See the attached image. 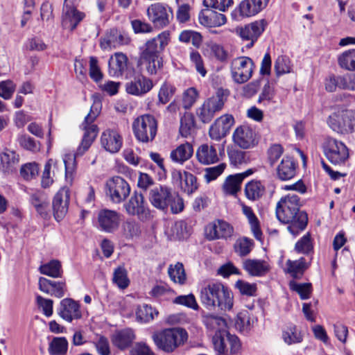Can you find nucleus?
<instances>
[{
    "mask_svg": "<svg viewBox=\"0 0 355 355\" xmlns=\"http://www.w3.org/2000/svg\"><path fill=\"white\" fill-rule=\"evenodd\" d=\"M101 105L100 102H95L92 105L89 112L85 116L80 128L84 131L81 142L75 154L66 155L63 159L65 168V178L67 182L71 184L73 179V173L76 169V158L82 156L91 146L96 139L98 128L94 121L101 112Z\"/></svg>",
    "mask_w": 355,
    "mask_h": 355,
    "instance_id": "f257e3e1",
    "label": "nucleus"
},
{
    "mask_svg": "<svg viewBox=\"0 0 355 355\" xmlns=\"http://www.w3.org/2000/svg\"><path fill=\"white\" fill-rule=\"evenodd\" d=\"M276 216L281 223L288 225L287 230L293 236L302 232L308 223L307 214L300 210V198L295 194L280 199L276 206Z\"/></svg>",
    "mask_w": 355,
    "mask_h": 355,
    "instance_id": "f03ea898",
    "label": "nucleus"
},
{
    "mask_svg": "<svg viewBox=\"0 0 355 355\" xmlns=\"http://www.w3.org/2000/svg\"><path fill=\"white\" fill-rule=\"evenodd\" d=\"M168 40L169 34L164 31L146 42L140 55L139 64L145 67L149 75H155L162 69L160 52L168 44Z\"/></svg>",
    "mask_w": 355,
    "mask_h": 355,
    "instance_id": "7ed1b4c3",
    "label": "nucleus"
},
{
    "mask_svg": "<svg viewBox=\"0 0 355 355\" xmlns=\"http://www.w3.org/2000/svg\"><path fill=\"white\" fill-rule=\"evenodd\" d=\"M200 301L209 310L216 307L220 310H230L233 306V297L230 291L221 283H211L202 288Z\"/></svg>",
    "mask_w": 355,
    "mask_h": 355,
    "instance_id": "20e7f679",
    "label": "nucleus"
},
{
    "mask_svg": "<svg viewBox=\"0 0 355 355\" xmlns=\"http://www.w3.org/2000/svg\"><path fill=\"white\" fill-rule=\"evenodd\" d=\"M187 331L180 327L165 329L153 334L152 338L158 349L166 353L174 352L188 340Z\"/></svg>",
    "mask_w": 355,
    "mask_h": 355,
    "instance_id": "39448f33",
    "label": "nucleus"
},
{
    "mask_svg": "<svg viewBox=\"0 0 355 355\" xmlns=\"http://www.w3.org/2000/svg\"><path fill=\"white\" fill-rule=\"evenodd\" d=\"M328 126L335 132L347 135L355 132V110H342L331 113L327 119Z\"/></svg>",
    "mask_w": 355,
    "mask_h": 355,
    "instance_id": "423d86ee",
    "label": "nucleus"
},
{
    "mask_svg": "<svg viewBox=\"0 0 355 355\" xmlns=\"http://www.w3.org/2000/svg\"><path fill=\"white\" fill-rule=\"evenodd\" d=\"M227 100V95L224 90L218 89L216 94L207 98L196 110V115L199 120L204 123H209L216 112H220L224 107Z\"/></svg>",
    "mask_w": 355,
    "mask_h": 355,
    "instance_id": "0eeeda50",
    "label": "nucleus"
},
{
    "mask_svg": "<svg viewBox=\"0 0 355 355\" xmlns=\"http://www.w3.org/2000/svg\"><path fill=\"white\" fill-rule=\"evenodd\" d=\"M132 130L135 137L140 141L147 143L155 137L157 123L155 117L144 114L137 117L132 123Z\"/></svg>",
    "mask_w": 355,
    "mask_h": 355,
    "instance_id": "6e6552de",
    "label": "nucleus"
},
{
    "mask_svg": "<svg viewBox=\"0 0 355 355\" xmlns=\"http://www.w3.org/2000/svg\"><path fill=\"white\" fill-rule=\"evenodd\" d=\"M323 153L327 159L333 164H344L349 157L346 145L333 137H327L322 144Z\"/></svg>",
    "mask_w": 355,
    "mask_h": 355,
    "instance_id": "1a4fd4ad",
    "label": "nucleus"
},
{
    "mask_svg": "<svg viewBox=\"0 0 355 355\" xmlns=\"http://www.w3.org/2000/svg\"><path fill=\"white\" fill-rule=\"evenodd\" d=\"M254 69V62L249 57L241 56L233 59L230 64L231 76L238 84L250 80Z\"/></svg>",
    "mask_w": 355,
    "mask_h": 355,
    "instance_id": "9d476101",
    "label": "nucleus"
},
{
    "mask_svg": "<svg viewBox=\"0 0 355 355\" xmlns=\"http://www.w3.org/2000/svg\"><path fill=\"white\" fill-rule=\"evenodd\" d=\"M126 213L130 216H136L142 222L149 221L152 215L149 208L144 200L143 194L135 192L124 204Z\"/></svg>",
    "mask_w": 355,
    "mask_h": 355,
    "instance_id": "9b49d317",
    "label": "nucleus"
},
{
    "mask_svg": "<svg viewBox=\"0 0 355 355\" xmlns=\"http://www.w3.org/2000/svg\"><path fill=\"white\" fill-rule=\"evenodd\" d=\"M268 22L265 19L256 20L243 26H238L235 28V33L243 41L250 42L247 44L248 48H251L265 31Z\"/></svg>",
    "mask_w": 355,
    "mask_h": 355,
    "instance_id": "f8f14e48",
    "label": "nucleus"
},
{
    "mask_svg": "<svg viewBox=\"0 0 355 355\" xmlns=\"http://www.w3.org/2000/svg\"><path fill=\"white\" fill-rule=\"evenodd\" d=\"M146 14L154 26L158 28L166 27L173 19V12L170 8L160 3L151 4L147 8Z\"/></svg>",
    "mask_w": 355,
    "mask_h": 355,
    "instance_id": "ddd939ff",
    "label": "nucleus"
},
{
    "mask_svg": "<svg viewBox=\"0 0 355 355\" xmlns=\"http://www.w3.org/2000/svg\"><path fill=\"white\" fill-rule=\"evenodd\" d=\"M121 222V214L116 211L102 209L97 213L96 227L106 233H113L116 231Z\"/></svg>",
    "mask_w": 355,
    "mask_h": 355,
    "instance_id": "4468645a",
    "label": "nucleus"
},
{
    "mask_svg": "<svg viewBox=\"0 0 355 355\" xmlns=\"http://www.w3.org/2000/svg\"><path fill=\"white\" fill-rule=\"evenodd\" d=\"M107 194L114 203H120L130 194V187L121 177L115 176L110 179L106 184Z\"/></svg>",
    "mask_w": 355,
    "mask_h": 355,
    "instance_id": "2eb2a0df",
    "label": "nucleus"
},
{
    "mask_svg": "<svg viewBox=\"0 0 355 355\" xmlns=\"http://www.w3.org/2000/svg\"><path fill=\"white\" fill-rule=\"evenodd\" d=\"M153 87L152 80L141 73L135 75L132 79L125 84L126 92L137 96H141L147 94Z\"/></svg>",
    "mask_w": 355,
    "mask_h": 355,
    "instance_id": "dca6fc26",
    "label": "nucleus"
},
{
    "mask_svg": "<svg viewBox=\"0 0 355 355\" xmlns=\"http://www.w3.org/2000/svg\"><path fill=\"white\" fill-rule=\"evenodd\" d=\"M148 198L153 206L164 211L168 209L172 200L171 189L165 186L155 187L150 189Z\"/></svg>",
    "mask_w": 355,
    "mask_h": 355,
    "instance_id": "f3484780",
    "label": "nucleus"
},
{
    "mask_svg": "<svg viewBox=\"0 0 355 355\" xmlns=\"http://www.w3.org/2000/svg\"><path fill=\"white\" fill-rule=\"evenodd\" d=\"M255 137V132L251 127L241 125L234 130L232 140L241 148L248 149L254 146Z\"/></svg>",
    "mask_w": 355,
    "mask_h": 355,
    "instance_id": "a211bd4d",
    "label": "nucleus"
},
{
    "mask_svg": "<svg viewBox=\"0 0 355 355\" xmlns=\"http://www.w3.org/2000/svg\"><path fill=\"white\" fill-rule=\"evenodd\" d=\"M70 191L67 187H62L55 194L53 200V209L56 220H61L68 211Z\"/></svg>",
    "mask_w": 355,
    "mask_h": 355,
    "instance_id": "6ab92c4d",
    "label": "nucleus"
},
{
    "mask_svg": "<svg viewBox=\"0 0 355 355\" xmlns=\"http://www.w3.org/2000/svg\"><path fill=\"white\" fill-rule=\"evenodd\" d=\"M58 314L69 322L82 317L80 304L71 298H64L60 301Z\"/></svg>",
    "mask_w": 355,
    "mask_h": 355,
    "instance_id": "aec40b11",
    "label": "nucleus"
},
{
    "mask_svg": "<svg viewBox=\"0 0 355 355\" xmlns=\"http://www.w3.org/2000/svg\"><path fill=\"white\" fill-rule=\"evenodd\" d=\"M85 17V13L78 10L74 4L64 3L62 25L64 28L74 30Z\"/></svg>",
    "mask_w": 355,
    "mask_h": 355,
    "instance_id": "412c9836",
    "label": "nucleus"
},
{
    "mask_svg": "<svg viewBox=\"0 0 355 355\" xmlns=\"http://www.w3.org/2000/svg\"><path fill=\"white\" fill-rule=\"evenodd\" d=\"M100 141L101 146L106 151L116 153L122 146L123 139L116 130L106 129L102 132Z\"/></svg>",
    "mask_w": 355,
    "mask_h": 355,
    "instance_id": "4be33fe9",
    "label": "nucleus"
},
{
    "mask_svg": "<svg viewBox=\"0 0 355 355\" xmlns=\"http://www.w3.org/2000/svg\"><path fill=\"white\" fill-rule=\"evenodd\" d=\"M206 232L209 239H227L232 236L234 229L227 222L218 220L207 227Z\"/></svg>",
    "mask_w": 355,
    "mask_h": 355,
    "instance_id": "5701e85b",
    "label": "nucleus"
},
{
    "mask_svg": "<svg viewBox=\"0 0 355 355\" xmlns=\"http://www.w3.org/2000/svg\"><path fill=\"white\" fill-rule=\"evenodd\" d=\"M243 269L252 277H263L270 270L269 263L263 259H246L242 263Z\"/></svg>",
    "mask_w": 355,
    "mask_h": 355,
    "instance_id": "b1692460",
    "label": "nucleus"
},
{
    "mask_svg": "<svg viewBox=\"0 0 355 355\" xmlns=\"http://www.w3.org/2000/svg\"><path fill=\"white\" fill-rule=\"evenodd\" d=\"M38 284L41 291L58 298L62 297L67 291L64 281H52L41 277L39 279Z\"/></svg>",
    "mask_w": 355,
    "mask_h": 355,
    "instance_id": "393cba45",
    "label": "nucleus"
},
{
    "mask_svg": "<svg viewBox=\"0 0 355 355\" xmlns=\"http://www.w3.org/2000/svg\"><path fill=\"white\" fill-rule=\"evenodd\" d=\"M128 58L123 53L117 52L112 55L108 61V73L112 77H119L128 69Z\"/></svg>",
    "mask_w": 355,
    "mask_h": 355,
    "instance_id": "a878e982",
    "label": "nucleus"
},
{
    "mask_svg": "<svg viewBox=\"0 0 355 355\" xmlns=\"http://www.w3.org/2000/svg\"><path fill=\"white\" fill-rule=\"evenodd\" d=\"M270 0H243L239 4V12L242 17H248L257 15L264 10Z\"/></svg>",
    "mask_w": 355,
    "mask_h": 355,
    "instance_id": "bb28decb",
    "label": "nucleus"
},
{
    "mask_svg": "<svg viewBox=\"0 0 355 355\" xmlns=\"http://www.w3.org/2000/svg\"><path fill=\"white\" fill-rule=\"evenodd\" d=\"M173 180L180 182L181 189L188 195L194 193L198 188L197 179L192 173L187 171L182 173L176 171L173 173Z\"/></svg>",
    "mask_w": 355,
    "mask_h": 355,
    "instance_id": "cd10ccee",
    "label": "nucleus"
},
{
    "mask_svg": "<svg viewBox=\"0 0 355 355\" xmlns=\"http://www.w3.org/2000/svg\"><path fill=\"white\" fill-rule=\"evenodd\" d=\"M198 161L204 165L215 164L219 161L216 146L209 144H201L196 150Z\"/></svg>",
    "mask_w": 355,
    "mask_h": 355,
    "instance_id": "c85d7f7f",
    "label": "nucleus"
},
{
    "mask_svg": "<svg viewBox=\"0 0 355 355\" xmlns=\"http://www.w3.org/2000/svg\"><path fill=\"white\" fill-rule=\"evenodd\" d=\"M297 166L293 157L284 156L276 168L277 178L283 181L292 179L295 175Z\"/></svg>",
    "mask_w": 355,
    "mask_h": 355,
    "instance_id": "c756f323",
    "label": "nucleus"
},
{
    "mask_svg": "<svg viewBox=\"0 0 355 355\" xmlns=\"http://www.w3.org/2000/svg\"><path fill=\"white\" fill-rule=\"evenodd\" d=\"M252 173V169H248L243 173L228 176L223 186V191L226 194H236L241 189V185L243 180Z\"/></svg>",
    "mask_w": 355,
    "mask_h": 355,
    "instance_id": "7c9ffc66",
    "label": "nucleus"
},
{
    "mask_svg": "<svg viewBox=\"0 0 355 355\" xmlns=\"http://www.w3.org/2000/svg\"><path fill=\"white\" fill-rule=\"evenodd\" d=\"M199 21L204 26L215 28L224 25L227 18L224 14L212 10H206L200 14Z\"/></svg>",
    "mask_w": 355,
    "mask_h": 355,
    "instance_id": "2f4dec72",
    "label": "nucleus"
},
{
    "mask_svg": "<svg viewBox=\"0 0 355 355\" xmlns=\"http://www.w3.org/2000/svg\"><path fill=\"white\" fill-rule=\"evenodd\" d=\"M135 339V334L130 328L116 331L112 336L113 345L120 349L129 347Z\"/></svg>",
    "mask_w": 355,
    "mask_h": 355,
    "instance_id": "473e14b6",
    "label": "nucleus"
},
{
    "mask_svg": "<svg viewBox=\"0 0 355 355\" xmlns=\"http://www.w3.org/2000/svg\"><path fill=\"white\" fill-rule=\"evenodd\" d=\"M193 153V148L192 145L186 142L173 150L170 153V158L175 163L183 164L192 157Z\"/></svg>",
    "mask_w": 355,
    "mask_h": 355,
    "instance_id": "72a5a7b5",
    "label": "nucleus"
},
{
    "mask_svg": "<svg viewBox=\"0 0 355 355\" xmlns=\"http://www.w3.org/2000/svg\"><path fill=\"white\" fill-rule=\"evenodd\" d=\"M266 193V187L261 180H253L245 184V194L250 200H258L261 198Z\"/></svg>",
    "mask_w": 355,
    "mask_h": 355,
    "instance_id": "f704fd0d",
    "label": "nucleus"
},
{
    "mask_svg": "<svg viewBox=\"0 0 355 355\" xmlns=\"http://www.w3.org/2000/svg\"><path fill=\"white\" fill-rule=\"evenodd\" d=\"M19 162V155L13 150L7 149L0 154V169L4 173L12 171Z\"/></svg>",
    "mask_w": 355,
    "mask_h": 355,
    "instance_id": "c9c22d12",
    "label": "nucleus"
},
{
    "mask_svg": "<svg viewBox=\"0 0 355 355\" xmlns=\"http://www.w3.org/2000/svg\"><path fill=\"white\" fill-rule=\"evenodd\" d=\"M286 266L285 271L289 273L294 279L300 278L305 270L309 267V264L303 257L295 261L288 259L286 263Z\"/></svg>",
    "mask_w": 355,
    "mask_h": 355,
    "instance_id": "e433bc0d",
    "label": "nucleus"
},
{
    "mask_svg": "<svg viewBox=\"0 0 355 355\" xmlns=\"http://www.w3.org/2000/svg\"><path fill=\"white\" fill-rule=\"evenodd\" d=\"M31 202L41 216L46 217L48 215L49 202L44 193L36 191L31 196Z\"/></svg>",
    "mask_w": 355,
    "mask_h": 355,
    "instance_id": "4c0bfd02",
    "label": "nucleus"
},
{
    "mask_svg": "<svg viewBox=\"0 0 355 355\" xmlns=\"http://www.w3.org/2000/svg\"><path fill=\"white\" fill-rule=\"evenodd\" d=\"M121 232L125 239L130 240L140 235L141 227L137 221L133 219H128L123 223Z\"/></svg>",
    "mask_w": 355,
    "mask_h": 355,
    "instance_id": "58836bf2",
    "label": "nucleus"
},
{
    "mask_svg": "<svg viewBox=\"0 0 355 355\" xmlns=\"http://www.w3.org/2000/svg\"><path fill=\"white\" fill-rule=\"evenodd\" d=\"M39 270L41 274L53 278L61 277L62 275V265L58 260L53 259L46 263L41 265L39 268Z\"/></svg>",
    "mask_w": 355,
    "mask_h": 355,
    "instance_id": "ea45409f",
    "label": "nucleus"
},
{
    "mask_svg": "<svg viewBox=\"0 0 355 355\" xmlns=\"http://www.w3.org/2000/svg\"><path fill=\"white\" fill-rule=\"evenodd\" d=\"M242 211L243 214L246 216L248 220V223L250 225L252 232L254 236V237L260 240L261 238V231L259 226V222L253 212L252 209L250 207H248L245 205H242Z\"/></svg>",
    "mask_w": 355,
    "mask_h": 355,
    "instance_id": "a19ab883",
    "label": "nucleus"
},
{
    "mask_svg": "<svg viewBox=\"0 0 355 355\" xmlns=\"http://www.w3.org/2000/svg\"><path fill=\"white\" fill-rule=\"evenodd\" d=\"M339 67L345 70L355 71V49L343 52L338 57Z\"/></svg>",
    "mask_w": 355,
    "mask_h": 355,
    "instance_id": "79ce46f5",
    "label": "nucleus"
},
{
    "mask_svg": "<svg viewBox=\"0 0 355 355\" xmlns=\"http://www.w3.org/2000/svg\"><path fill=\"white\" fill-rule=\"evenodd\" d=\"M168 274L174 283L182 285L186 282L185 270L183 264L180 262H177L175 265L171 264L168 268Z\"/></svg>",
    "mask_w": 355,
    "mask_h": 355,
    "instance_id": "37998d69",
    "label": "nucleus"
},
{
    "mask_svg": "<svg viewBox=\"0 0 355 355\" xmlns=\"http://www.w3.org/2000/svg\"><path fill=\"white\" fill-rule=\"evenodd\" d=\"M203 322L207 328L215 330L216 332H218L219 331H226L225 329L226 322L221 317L208 314L203 317Z\"/></svg>",
    "mask_w": 355,
    "mask_h": 355,
    "instance_id": "c03bdc74",
    "label": "nucleus"
},
{
    "mask_svg": "<svg viewBox=\"0 0 355 355\" xmlns=\"http://www.w3.org/2000/svg\"><path fill=\"white\" fill-rule=\"evenodd\" d=\"M52 169H58V162L50 159L46 163L42 175L41 184L43 188L49 187L53 182V176L51 173Z\"/></svg>",
    "mask_w": 355,
    "mask_h": 355,
    "instance_id": "a18cd8bd",
    "label": "nucleus"
},
{
    "mask_svg": "<svg viewBox=\"0 0 355 355\" xmlns=\"http://www.w3.org/2000/svg\"><path fill=\"white\" fill-rule=\"evenodd\" d=\"M112 282L121 289H125L129 286L130 279L124 266H119L114 269Z\"/></svg>",
    "mask_w": 355,
    "mask_h": 355,
    "instance_id": "49530a36",
    "label": "nucleus"
},
{
    "mask_svg": "<svg viewBox=\"0 0 355 355\" xmlns=\"http://www.w3.org/2000/svg\"><path fill=\"white\" fill-rule=\"evenodd\" d=\"M158 312L153 309L152 306L147 304L139 306L136 311L137 320L141 322H148L154 319L155 315H157Z\"/></svg>",
    "mask_w": 355,
    "mask_h": 355,
    "instance_id": "de8ad7c7",
    "label": "nucleus"
},
{
    "mask_svg": "<svg viewBox=\"0 0 355 355\" xmlns=\"http://www.w3.org/2000/svg\"><path fill=\"white\" fill-rule=\"evenodd\" d=\"M227 331L216 332L213 336L212 341L214 349L217 355H228L226 349Z\"/></svg>",
    "mask_w": 355,
    "mask_h": 355,
    "instance_id": "09e8293b",
    "label": "nucleus"
},
{
    "mask_svg": "<svg viewBox=\"0 0 355 355\" xmlns=\"http://www.w3.org/2000/svg\"><path fill=\"white\" fill-rule=\"evenodd\" d=\"M67 348L68 342L64 337L54 338L50 343L49 352L51 355H64Z\"/></svg>",
    "mask_w": 355,
    "mask_h": 355,
    "instance_id": "8fccbe9b",
    "label": "nucleus"
},
{
    "mask_svg": "<svg viewBox=\"0 0 355 355\" xmlns=\"http://www.w3.org/2000/svg\"><path fill=\"white\" fill-rule=\"evenodd\" d=\"M274 68L277 76L288 73L292 71L291 61L288 57L280 55L275 60Z\"/></svg>",
    "mask_w": 355,
    "mask_h": 355,
    "instance_id": "3c124183",
    "label": "nucleus"
},
{
    "mask_svg": "<svg viewBox=\"0 0 355 355\" xmlns=\"http://www.w3.org/2000/svg\"><path fill=\"white\" fill-rule=\"evenodd\" d=\"M195 122L191 114H184L180 119V133L184 137H187L194 129Z\"/></svg>",
    "mask_w": 355,
    "mask_h": 355,
    "instance_id": "603ef678",
    "label": "nucleus"
},
{
    "mask_svg": "<svg viewBox=\"0 0 355 355\" xmlns=\"http://www.w3.org/2000/svg\"><path fill=\"white\" fill-rule=\"evenodd\" d=\"M313 246L311 239V234L306 233L295 245V250L298 253L309 254L313 250Z\"/></svg>",
    "mask_w": 355,
    "mask_h": 355,
    "instance_id": "864d4df0",
    "label": "nucleus"
},
{
    "mask_svg": "<svg viewBox=\"0 0 355 355\" xmlns=\"http://www.w3.org/2000/svg\"><path fill=\"white\" fill-rule=\"evenodd\" d=\"M290 288L296 291L302 300L309 299L311 293V284L310 283L299 284L295 281L289 283Z\"/></svg>",
    "mask_w": 355,
    "mask_h": 355,
    "instance_id": "5fc2aeb1",
    "label": "nucleus"
},
{
    "mask_svg": "<svg viewBox=\"0 0 355 355\" xmlns=\"http://www.w3.org/2000/svg\"><path fill=\"white\" fill-rule=\"evenodd\" d=\"M175 89L173 85L168 83H164L161 86L158 93L159 102L162 104L167 103L174 95Z\"/></svg>",
    "mask_w": 355,
    "mask_h": 355,
    "instance_id": "6e6d98bb",
    "label": "nucleus"
},
{
    "mask_svg": "<svg viewBox=\"0 0 355 355\" xmlns=\"http://www.w3.org/2000/svg\"><path fill=\"white\" fill-rule=\"evenodd\" d=\"M19 145L24 149L32 152H37L40 149V142L26 135H21L18 138Z\"/></svg>",
    "mask_w": 355,
    "mask_h": 355,
    "instance_id": "4d7b16f0",
    "label": "nucleus"
},
{
    "mask_svg": "<svg viewBox=\"0 0 355 355\" xmlns=\"http://www.w3.org/2000/svg\"><path fill=\"white\" fill-rule=\"evenodd\" d=\"M227 154L231 163L235 166L249 162L248 153L237 149L228 150Z\"/></svg>",
    "mask_w": 355,
    "mask_h": 355,
    "instance_id": "13d9d810",
    "label": "nucleus"
},
{
    "mask_svg": "<svg viewBox=\"0 0 355 355\" xmlns=\"http://www.w3.org/2000/svg\"><path fill=\"white\" fill-rule=\"evenodd\" d=\"M283 338L288 345L299 343L302 340V336L295 326L288 327L283 332Z\"/></svg>",
    "mask_w": 355,
    "mask_h": 355,
    "instance_id": "bf43d9fd",
    "label": "nucleus"
},
{
    "mask_svg": "<svg viewBox=\"0 0 355 355\" xmlns=\"http://www.w3.org/2000/svg\"><path fill=\"white\" fill-rule=\"evenodd\" d=\"M226 164L221 163L217 166L206 168L205 170L204 178L205 181L209 183L216 180L224 171Z\"/></svg>",
    "mask_w": 355,
    "mask_h": 355,
    "instance_id": "052dcab7",
    "label": "nucleus"
},
{
    "mask_svg": "<svg viewBox=\"0 0 355 355\" xmlns=\"http://www.w3.org/2000/svg\"><path fill=\"white\" fill-rule=\"evenodd\" d=\"M39 173L38 165L35 163H27L20 169L21 175L26 180H30L37 176Z\"/></svg>",
    "mask_w": 355,
    "mask_h": 355,
    "instance_id": "680f3d73",
    "label": "nucleus"
},
{
    "mask_svg": "<svg viewBox=\"0 0 355 355\" xmlns=\"http://www.w3.org/2000/svg\"><path fill=\"white\" fill-rule=\"evenodd\" d=\"M198 96V93L196 88L190 87L185 90L182 95V104L185 110L190 109Z\"/></svg>",
    "mask_w": 355,
    "mask_h": 355,
    "instance_id": "e2e57ef3",
    "label": "nucleus"
},
{
    "mask_svg": "<svg viewBox=\"0 0 355 355\" xmlns=\"http://www.w3.org/2000/svg\"><path fill=\"white\" fill-rule=\"evenodd\" d=\"M173 303L184 305L193 310L198 309V305L193 295H180L173 300Z\"/></svg>",
    "mask_w": 355,
    "mask_h": 355,
    "instance_id": "0e129e2a",
    "label": "nucleus"
},
{
    "mask_svg": "<svg viewBox=\"0 0 355 355\" xmlns=\"http://www.w3.org/2000/svg\"><path fill=\"white\" fill-rule=\"evenodd\" d=\"M89 76L96 83L100 82L103 79V73L98 66V61L95 57L89 58Z\"/></svg>",
    "mask_w": 355,
    "mask_h": 355,
    "instance_id": "69168bd1",
    "label": "nucleus"
},
{
    "mask_svg": "<svg viewBox=\"0 0 355 355\" xmlns=\"http://www.w3.org/2000/svg\"><path fill=\"white\" fill-rule=\"evenodd\" d=\"M36 302L39 308L42 309L44 315L46 317H50L52 315L53 312V301L52 300L44 298L40 295H37Z\"/></svg>",
    "mask_w": 355,
    "mask_h": 355,
    "instance_id": "338daca9",
    "label": "nucleus"
},
{
    "mask_svg": "<svg viewBox=\"0 0 355 355\" xmlns=\"http://www.w3.org/2000/svg\"><path fill=\"white\" fill-rule=\"evenodd\" d=\"M15 83L10 80L0 83V96L8 100L10 99L15 90Z\"/></svg>",
    "mask_w": 355,
    "mask_h": 355,
    "instance_id": "774afa93",
    "label": "nucleus"
}]
</instances>
